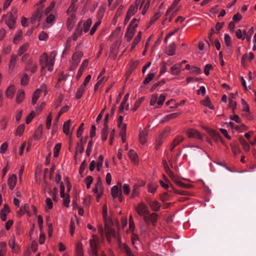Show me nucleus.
Listing matches in <instances>:
<instances>
[{
	"mask_svg": "<svg viewBox=\"0 0 256 256\" xmlns=\"http://www.w3.org/2000/svg\"><path fill=\"white\" fill-rule=\"evenodd\" d=\"M181 64H176L170 68V72L173 75H178L180 72Z\"/></svg>",
	"mask_w": 256,
	"mask_h": 256,
	"instance_id": "nucleus-18",
	"label": "nucleus"
},
{
	"mask_svg": "<svg viewBox=\"0 0 256 256\" xmlns=\"http://www.w3.org/2000/svg\"><path fill=\"white\" fill-rule=\"evenodd\" d=\"M86 188L89 189L90 187V184L93 182V178L92 176H88L86 178Z\"/></svg>",
	"mask_w": 256,
	"mask_h": 256,
	"instance_id": "nucleus-57",
	"label": "nucleus"
},
{
	"mask_svg": "<svg viewBox=\"0 0 256 256\" xmlns=\"http://www.w3.org/2000/svg\"><path fill=\"white\" fill-rule=\"evenodd\" d=\"M42 134V125H40L38 128L36 130L33 136V138L34 140H39Z\"/></svg>",
	"mask_w": 256,
	"mask_h": 256,
	"instance_id": "nucleus-19",
	"label": "nucleus"
},
{
	"mask_svg": "<svg viewBox=\"0 0 256 256\" xmlns=\"http://www.w3.org/2000/svg\"><path fill=\"white\" fill-rule=\"evenodd\" d=\"M164 169L165 170L166 172L170 176L171 180L172 181L175 180V178H176V176L172 172L169 166L168 168H164Z\"/></svg>",
	"mask_w": 256,
	"mask_h": 256,
	"instance_id": "nucleus-36",
	"label": "nucleus"
},
{
	"mask_svg": "<svg viewBox=\"0 0 256 256\" xmlns=\"http://www.w3.org/2000/svg\"><path fill=\"white\" fill-rule=\"evenodd\" d=\"M29 78L27 74H24L21 79V84L26 86L28 84Z\"/></svg>",
	"mask_w": 256,
	"mask_h": 256,
	"instance_id": "nucleus-53",
	"label": "nucleus"
},
{
	"mask_svg": "<svg viewBox=\"0 0 256 256\" xmlns=\"http://www.w3.org/2000/svg\"><path fill=\"white\" fill-rule=\"evenodd\" d=\"M131 240L134 248L138 250L137 245L140 244V240L138 235L134 234H132Z\"/></svg>",
	"mask_w": 256,
	"mask_h": 256,
	"instance_id": "nucleus-21",
	"label": "nucleus"
},
{
	"mask_svg": "<svg viewBox=\"0 0 256 256\" xmlns=\"http://www.w3.org/2000/svg\"><path fill=\"white\" fill-rule=\"evenodd\" d=\"M6 245L5 242L0 243V256H4L6 250Z\"/></svg>",
	"mask_w": 256,
	"mask_h": 256,
	"instance_id": "nucleus-45",
	"label": "nucleus"
},
{
	"mask_svg": "<svg viewBox=\"0 0 256 256\" xmlns=\"http://www.w3.org/2000/svg\"><path fill=\"white\" fill-rule=\"evenodd\" d=\"M120 248L126 254L127 256H135L130 248L126 244H122Z\"/></svg>",
	"mask_w": 256,
	"mask_h": 256,
	"instance_id": "nucleus-17",
	"label": "nucleus"
},
{
	"mask_svg": "<svg viewBox=\"0 0 256 256\" xmlns=\"http://www.w3.org/2000/svg\"><path fill=\"white\" fill-rule=\"evenodd\" d=\"M128 156L134 162L137 161V154L132 150H130L128 152Z\"/></svg>",
	"mask_w": 256,
	"mask_h": 256,
	"instance_id": "nucleus-40",
	"label": "nucleus"
},
{
	"mask_svg": "<svg viewBox=\"0 0 256 256\" xmlns=\"http://www.w3.org/2000/svg\"><path fill=\"white\" fill-rule=\"evenodd\" d=\"M158 100V94H152L150 100V106H154L156 102Z\"/></svg>",
	"mask_w": 256,
	"mask_h": 256,
	"instance_id": "nucleus-63",
	"label": "nucleus"
},
{
	"mask_svg": "<svg viewBox=\"0 0 256 256\" xmlns=\"http://www.w3.org/2000/svg\"><path fill=\"white\" fill-rule=\"evenodd\" d=\"M48 38V34L44 32H42L38 36V38L40 40H46Z\"/></svg>",
	"mask_w": 256,
	"mask_h": 256,
	"instance_id": "nucleus-64",
	"label": "nucleus"
},
{
	"mask_svg": "<svg viewBox=\"0 0 256 256\" xmlns=\"http://www.w3.org/2000/svg\"><path fill=\"white\" fill-rule=\"evenodd\" d=\"M18 59V56L16 54H13L11 56V58L10 60V62L9 64V68L11 70H12L16 65V60Z\"/></svg>",
	"mask_w": 256,
	"mask_h": 256,
	"instance_id": "nucleus-27",
	"label": "nucleus"
},
{
	"mask_svg": "<svg viewBox=\"0 0 256 256\" xmlns=\"http://www.w3.org/2000/svg\"><path fill=\"white\" fill-rule=\"evenodd\" d=\"M202 103L204 106L208 107L211 110L214 109V106L212 104L210 100L208 97H206V99L202 101Z\"/></svg>",
	"mask_w": 256,
	"mask_h": 256,
	"instance_id": "nucleus-34",
	"label": "nucleus"
},
{
	"mask_svg": "<svg viewBox=\"0 0 256 256\" xmlns=\"http://www.w3.org/2000/svg\"><path fill=\"white\" fill-rule=\"evenodd\" d=\"M88 60H85L83 61L82 65L80 66V68L78 70V73L76 76V78L77 80H78L81 77V76L84 70V68L87 67V66L88 65Z\"/></svg>",
	"mask_w": 256,
	"mask_h": 256,
	"instance_id": "nucleus-13",
	"label": "nucleus"
},
{
	"mask_svg": "<svg viewBox=\"0 0 256 256\" xmlns=\"http://www.w3.org/2000/svg\"><path fill=\"white\" fill-rule=\"evenodd\" d=\"M90 244L92 256H98V244L96 241L94 240H90Z\"/></svg>",
	"mask_w": 256,
	"mask_h": 256,
	"instance_id": "nucleus-9",
	"label": "nucleus"
},
{
	"mask_svg": "<svg viewBox=\"0 0 256 256\" xmlns=\"http://www.w3.org/2000/svg\"><path fill=\"white\" fill-rule=\"evenodd\" d=\"M42 14H41L40 10H38L34 14L32 17V20H36V19L40 21L41 19Z\"/></svg>",
	"mask_w": 256,
	"mask_h": 256,
	"instance_id": "nucleus-58",
	"label": "nucleus"
},
{
	"mask_svg": "<svg viewBox=\"0 0 256 256\" xmlns=\"http://www.w3.org/2000/svg\"><path fill=\"white\" fill-rule=\"evenodd\" d=\"M52 124V114L50 113L47 116L46 122V127L47 129H50Z\"/></svg>",
	"mask_w": 256,
	"mask_h": 256,
	"instance_id": "nucleus-60",
	"label": "nucleus"
},
{
	"mask_svg": "<svg viewBox=\"0 0 256 256\" xmlns=\"http://www.w3.org/2000/svg\"><path fill=\"white\" fill-rule=\"evenodd\" d=\"M126 126L124 124L122 127L121 128V131L120 132V136L122 137V142H126Z\"/></svg>",
	"mask_w": 256,
	"mask_h": 256,
	"instance_id": "nucleus-32",
	"label": "nucleus"
},
{
	"mask_svg": "<svg viewBox=\"0 0 256 256\" xmlns=\"http://www.w3.org/2000/svg\"><path fill=\"white\" fill-rule=\"evenodd\" d=\"M42 92H44L45 94L47 93L46 86L44 84L41 85L40 88L37 89L33 94L32 100V105H34L36 104L40 94Z\"/></svg>",
	"mask_w": 256,
	"mask_h": 256,
	"instance_id": "nucleus-1",
	"label": "nucleus"
},
{
	"mask_svg": "<svg viewBox=\"0 0 256 256\" xmlns=\"http://www.w3.org/2000/svg\"><path fill=\"white\" fill-rule=\"evenodd\" d=\"M86 88V86H84L82 84L80 86L76 94V97L77 99H80L82 98L84 92Z\"/></svg>",
	"mask_w": 256,
	"mask_h": 256,
	"instance_id": "nucleus-28",
	"label": "nucleus"
},
{
	"mask_svg": "<svg viewBox=\"0 0 256 256\" xmlns=\"http://www.w3.org/2000/svg\"><path fill=\"white\" fill-rule=\"evenodd\" d=\"M35 112L34 111H32L30 114L26 117V124H28L32 120V118L35 116Z\"/></svg>",
	"mask_w": 256,
	"mask_h": 256,
	"instance_id": "nucleus-62",
	"label": "nucleus"
},
{
	"mask_svg": "<svg viewBox=\"0 0 256 256\" xmlns=\"http://www.w3.org/2000/svg\"><path fill=\"white\" fill-rule=\"evenodd\" d=\"M82 56L83 54L82 52H79L77 54H74L73 55L72 60L74 61V62L72 64V66H74V68H76L78 66Z\"/></svg>",
	"mask_w": 256,
	"mask_h": 256,
	"instance_id": "nucleus-10",
	"label": "nucleus"
},
{
	"mask_svg": "<svg viewBox=\"0 0 256 256\" xmlns=\"http://www.w3.org/2000/svg\"><path fill=\"white\" fill-rule=\"evenodd\" d=\"M148 192L154 194L157 188V185L154 183H150L148 186Z\"/></svg>",
	"mask_w": 256,
	"mask_h": 256,
	"instance_id": "nucleus-42",
	"label": "nucleus"
},
{
	"mask_svg": "<svg viewBox=\"0 0 256 256\" xmlns=\"http://www.w3.org/2000/svg\"><path fill=\"white\" fill-rule=\"evenodd\" d=\"M148 136V128H144L143 130L140 129L139 134V140L140 144H144L146 142Z\"/></svg>",
	"mask_w": 256,
	"mask_h": 256,
	"instance_id": "nucleus-7",
	"label": "nucleus"
},
{
	"mask_svg": "<svg viewBox=\"0 0 256 256\" xmlns=\"http://www.w3.org/2000/svg\"><path fill=\"white\" fill-rule=\"evenodd\" d=\"M120 192H122V183L120 182H118L116 186H114L112 187L111 189V194L113 198L114 199L119 196Z\"/></svg>",
	"mask_w": 256,
	"mask_h": 256,
	"instance_id": "nucleus-5",
	"label": "nucleus"
},
{
	"mask_svg": "<svg viewBox=\"0 0 256 256\" xmlns=\"http://www.w3.org/2000/svg\"><path fill=\"white\" fill-rule=\"evenodd\" d=\"M108 127H104V128L102 130V134H101V138L102 141H105L107 139V136L108 134Z\"/></svg>",
	"mask_w": 256,
	"mask_h": 256,
	"instance_id": "nucleus-37",
	"label": "nucleus"
},
{
	"mask_svg": "<svg viewBox=\"0 0 256 256\" xmlns=\"http://www.w3.org/2000/svg\"><path fill=\"white\" fill-rule=\"evenodd\" d=\"M128 97H129V94H126L124 96V98H123V100H122V103L120 104V110H119L120 112H123L124 106H125V104H126V102L128 98Z\"/></svg>",
	"mask_w": 256,
	"mask_h": 256,
	"instance_id": "nucleus-33",
	"label": "nucleus"
},
{
	"mask_svg": "<svg viewBox=\"0 0 256 256\" xmlns=\"http://www.w3.org/2000/svg\"><path fill=\"white\" fill-rule=\"evenodd\" d=\"M190 72L193 74H198L201 73V70L196 66H192L190 69Z\"/></svg>",
	"mask_w": 256,
	"mask_h": 256,
	"instance_id": "nucleus-61",
	"label": "nucleus"
},
{
	"mask_svg": "<svg viewBox=\"0 0 256 256\" xmlns=\"http://www.w3.org/2000/svg\"><path fill=\"white\" fill-rule=\"evenodd\" d=\"M92 144H93V142H92V140H90V141H89L88 146H87L86 152V154L87 155V156H89L90 154Z\"/></svg>",
	"mask_w": 256,
	"mask_h": 256,
	"instance_id": "nucleus-52",
	"label": "nucleus"
},
{
	"mask_svg": "<svg viewBox=\"0 0 256 256\" xmlns=\"http://www.w3.org/2000/svg\"><path fill=\"white\" fill-rule=\"evenodd\" d=\"M104 160V156L102 155H100L98 158V162L96 164V168L98 171L100 170V168L102 166Z\"/></svg>",
	"mask_w": 256,
	"mask_h": 256,
	"instance_id": "nucleus-47",
	"label": "nucleus"
},
{
	"mask_svg": "<svg viewBox=\"0 0 256 256\" xmlns=\"http://www.w3.org/2000/svg\"><path fill=\"white\" fill-rule=\"evenodd\" d=\"M71 122V120H68L64 122L63 126V132H64L68 135L69 134L70 126Z\"/></svg>",
	"mask_w": 256,
	"mask_h": 256,
	"instance_id": "nucleus-29",
	"label": "nucleus"
},
{
	"mask_svg": "<svg viewBox=\"0 0 256 256\" xmlns=\"http://www.w3.org/2000/svg\"><path fill=\"white\" fill-rule=\"evenodd\" d=\"M165 84V81L164 80H162L160 82H157L156 83L154 84L152 87L151 88L150 91L151 92H152L154 91V90L158 86L163 85Z\"/></svg>",
	"mask_w": 256,
	"mask_h": 256,
	"instance_id": "nucleus-50",
	"label": "nucleus"
},
{
	"mask_svg": "<svg viewBox=\"0 0 256 256\" xmlns=\"http://www.w3.org/2000/svg\"><path fill=\"white\" fill-rule=\"evenodd\" d=\"M84 253L81 244H77L76 246V252L75 256H83Z\"/></svg>",
	"mask_w": 256,
	"mask_h": 256,
	"instance_id": "nucleus-39",
	"label": "nucleus"
},
{
	"mask_svg": "<svg viewBox=\"0 0 256 256\" xmlns=\"http://www.w3.org/2000/svg\"><path fill=\"white\" fill-rule=\"evenodd\" d=\"M55 4L56 3L54 2H51L49 6L45 10L46 15H48L53 10L55 6Z\"/></svg>",
	"mask_w": 256,
	"mask_h": 256,
	"instance_id": "nucleus-59",
	"label": "nucleus"
},
{
	"mask_svg": "<svg viewBox=\"0 0 256 256\" xmlns=\"http://www.w3.org/2000/svg\"><path fill=\"white\" fill-rule=\"evenodd\" d=\"M24 124H20L16 129V134L21 136L24 133Z\"/></svg>",
	"mask_w": 256,
	"mask_h": 256,
	"instance_id": "nucleus-46",
	"label": "nucleus"
},
{
	"mask_svg": "<svg viewBox=\"0 0 256 256\" xmlns=\"http://www.w3.org/2000/svg\"><path fill=\"white\" fill-rule=\"evenodd\" d=\"M68 106H65L60 110L59 111L58 113V114L57 116L55 118V121L54 122V126H57L58 122L60 118V116H61L63 113L66 112L68 110Z\"/></svg>",
	"mask_w": 256,
	"mask_h": 256,
	"instance_id": "nucleus-15",
	"label": "nucleus"
},
{
	"mask_svg": "<svg viewBox=\"0 0 256 256\" xmlns=\"http://www.w3.org/2000/svg\"><path fill=\"white\" fill-rule=\"evenodd\" d=\"M157 218L158 214H150L149 212L144 216L143 219L148 225L152 224L154 226H155L156 224Z\"/></svg>",
	"mask_w": 256,
	"mask_h": 256,
	"instance_id": "nucleus-2",
	"label": "nucleus"
},
{
	"mask_svg": "<svg viewBox=\"0 0 256 256\" xmlns=\"http://www.w3.org/2000/svg\"><path fill=\"white\" fill-rule=\"evenodd\" d=\"M136 211L139 216H143L149 213L148 206L143 203L138 204Z\"/></svg>",
	"mask_w": 256,
	"mask_h": 256,
	"instance_id": "nucleus-4",
	"label": "nucleus"
},
{
	"mask_svg": "<svg viewBox=\"0 0 256 256\" xmlns=\"http://www.w3.org/2000/svg\"><path fill=\"white\" fill-rule=\"evenodd\" d=\"M16 176L15 174H12L10 176L8 179V184L11 190H12L16 184Z\"/></svg>",
	"mask_w": 256,
	"mask_h": 256,
	"instance_id": "nucleus-14",
	"label": "nucleus"
},
{
	"mask_svg": "<svg viewBox=\"0 0 256 256\" xmlns=\"http://www.w3.org/2000/svg\"><path fill=\"white\" fill-rule=\"evenodd\" d=\"M224 42L227 46H231V38L228 34H224Z\"/></svg>",
	"mask_w": 256,
	"mask_h": 256,
	"instance_id": "nucleus-49",
	"label": "nucleus"
},
{
	"mask_svg": "<svg viewBox=\"0 0 256 256\" xmlns=\"http://www.w3.org/2000/svg\"><path fill=\"white\" fill-rule=\"evenodd\" d=\"M84 124L82 123L80 124V126L77 130L76 136L78 138H80L82 136V132H83V130H84Z\"/></svg>",
	"mask_w": 256,
	"mask_h": 256,
	"instance_id": "nucleus-55",
	"label": "nucleus"
},
{
	"mask_svg": "<svg viewBox=\"0 0 256 256\" xmlns=\"http://www.w3.org/2000/svg\"><path fill=\"white\" fill-rule=\"evenodd\" d=\"M100 21H98L94 24L92 26V28L90 30V35H92L96 31V29L98 28V26L100 25Z\"/></svg>",
	"mask_w": 256,
	"mask_h": 256,
	"instance_id": "nucleus-54",
	"label": "nucleus"
},
{
	"mask_svg": "<svg viewBox=\"0 0 256 256\" xmlns=\"http://www.w3.org/2000/svg\"><path fill=\"white\" fill-rule=\"evenodd\" d=\"M170 195L169 194L168 192H164L163 194H162L160 196V198L162 201L165 202V201H167V200H170Z\"/></svg>",
	"mask_w": 256,
	"mask_h": 256,
	"instance_id": "nucleus-51",
	"label": "nucleus"
},
{
	"mask_svg": "<svg viewBox=\"0 0 256 256\" xmlns=\"http://www.w3.org/2000/svg\"><path fill=\"white\" fill-rule=\"evenodd\" d=\"M176 44L172 42L168 46L167 50V54L169 56H173L174 54Z\"/></svg>",
	"mask_w": 256,
	"mask_h": 256,
	"instance_id": "nucleus-31",
	"label": "nucleus"
},
{
	"mask_svg": "<svg viewBox=\"0 0 256 256\" xmlns=\"http://www.w3.org/2000/svg\"><path fill=\"white\" fill-rule=\"evenodd\" d=\"M160 14L159 12L156 13L150 21L149 23L146 26V28H148L150 25L154 24L156 22V20L160 18Z\"/></svg>",
	"mask_w": 256,
	"mask_h": 256,
	"instance_id": "nucleus-43",
	"label": "nucleus"
},
{
	"mask_svg": "<svg viewBox=\"0 0 256 256\" xmlns=\"http://www.w3.org/2000/svg\"><path fill=\"white\" fill-rule=\"evenodd\" d=\"M208 134L213 140L216 142H218L221 138L220 134L214 130H210Z\"/></svg>",
	"mask_w": 256,
	"mask_h": 256,
	"instance_id": "nucleus-20",
	"label": "nucleus"
},
{
	"mask_svg": "<svg viewBox=\"0 0 256 256\" xmlns=\"http://www.w3.org/2000/svg\"><path fill=\"white\" fill-rule=\"evenodd\" d=\"M154 76L155 74L154 73H150L148 74L147 76L144 80L143 84L144 85L148 84L151 80H153Z\"/></svg>",
	"mask_w": 256,
	"mask_h": 256,
	"instance_id": "nucleus-35",
	"label": "nucleus"
},
{
	"mask_svg": "<svg viewBox=\"0 0 256 256\" xmlns=\"http://www.w3.org/2000/svg\"><path fill=\"white\" fill-rule=\"evenodd\" d=\"M149 205L154 211H158L161 206L160 204L156 200L150 202Z\"/></svg>",
	"mask_w": 256,
	"mask_h": 256,
	"instance_id": "nucleus-23",
	"label": "nucleus"
},
{
	"mask_svg": "<svg viewBox=\"0 0 256 256\" xmlns=\"http://www.w3.org/2000/svg\"><path fill=\"white\" fill-rule=\"evenodd\" d=\"M166 132H168V131H166V130L164 134H162L160 135V138L158 140H156V149H158L160 146H161L162 142V140H161L162 138L164 137L165 136V133Z\"/></svg>",
	"mask_w": 256,
	"mask_h": 256,
	"instance_id": "nucleus-44",
	"label": "nucleus"
},
{
	"mask_svg": "<svg viewBox=\"0 0 256 256\" xmlns=\"http://www.w3.org/2000/svg\"><path fill=\"white\" fill-rule=\"evenodd\" d=\"M14 86H10L6 92V96L9 98H12L14 97Z\"/></svg>",
	"mask_w": 256,
	"mask_h": 256,
	"instance_id": "nucleus-22",
	"label": "nucleus"
},
{
	"mask_svg": "<svg viewBox=\"0 0 256 256\" xmlns=\"http://www.w3.org/2000/svg\"><path fill=\"white\" fill-rule=\"evenodd\" d=\"M17 10L16 8L12 9V12H10V18L6 20V24L10 29H12L14 27L16 18Z\"/></svg>",
	"mask_w": 256,
	"mask_h": 256,
	"instance_id": "nucleus-3",
	"label": "nucleus"
},
{
	"mask_svg": "<svg viewBox=\"0 0 256 256\" xmlns=\"http://www.w3.org/2000/svg\"><path fill=\"white\" fill-rule=\"evenodd\" d=\"M179 115L178 113L175 112L169 114L166 116L164 118V120H163V122H167L170 120H172L176 118Z\"/></svg>",
	"mask_w": 256,
	"mask_h": 256,
	"instance_id": "nucleus-41",
	"label": "nucleus"
},
{
	"mask_svg": "<svg viewBox=\"0 0 256 256\" xmlns=\"http://www.w3.org/2000/svg\"><path fill=\"white\" fill-rule=\"evenodd\" d=\"M10 212V210L8 206L5 204L2 209L1 210L0 214V218L2 221L4 222L6 220V216Z\"/></svg>",
	"mask_w": 256,
	"mask_h": 256,
	"instance_id": "nucleus-11",
	"label": "nucleus"
},
{
	"mask_svg": "<svg viewBox=\"0 0 256 256\" xmlns=\"http://www.w3.org/2000/svg\"><path fill=\"white\" fill-rule=\"evenodd\" d=\"M48 60V56L46 53L44 52L41 56L40 60V64L42 68V70L47 66Z\"/></svg>",
	"mask_w": 256,
	"mask_h": 256,
	"instance_id": "nucleus-8",
	"label": "nucleus"
},
{
	"mask_svg": "<svg viewBox=\"0 0 256 256\" xmlns=\"http://www.w3.org/2000/svg\"><path fill=\"white\" fill-rule=\"evenodd\" d=\"M92 24V20L90 19H88L84 24V32H87L90 29V28Z\"/></svg>",
	"mask_w": 256,
	"mask_h": 256,
	"instance_id": "nucleus-38",
	"label": "nucleus"
},
{
	"mask_svg": "<svg viewBox=\"0 0 256 256\" xmlns=\"http://www.w3.org/2000/svg\"><path fill=\"white\" fill-rule=\"evenodd\" d=\"M138 26V24H134L132 28H128L125 34V38H126V40L128 42H130L132 38L134 35L135 34L136 30L135 28Z\"/></svg>",
	"mask_w": 256,
	"mask_h": 256,
	"instance_id": "nucleus-6",
	"label": "nucleus"
},
{
	"mask_svg": "<svg viewBox=\"0 0 256 256\" xmlns=\"http://www.w3.org/2000/svg\"><path fill=\"white\" fill-rule=\"evenodd\" d=\"M29 47V44L26 43L21 46L18 50L17 53L18 56H22L24 53L26 52Z\"/></svg>",
	"mask_w": 256,
	"mask_h": 256,
	"instance_id": "nucleus-26",
	"label": "nucleus"
},
{
	"mask_svg": "<svg viewBox=\"0 0 256 256\" xmlns=\"http://www.w3.org/2000/svg\"><path fill=\"white\" fill-rule=\"evenodd\" d=\"M120 248L126 254L127 256H135L130 248L126 244H122Z\"/></svg>",
	"mask_w": 256,
	"mask_h": 256,
	"instance_id": "nucleus-16",
	"label": "nucleus"
},
{
	"mask_svg": "<svg viewBox=\"0 0 256 256\" xmlns=\"http://www.w3.org/2000/svg\"><path fill=\"white\" fill-rule=\"evenodd\" d=\"M138 8L136 6H133L132 5H131L129 8L127 14H130V16H132L136 12Z\"/></svg>",
	"mask_w": 256,
	"mask_h": 256,
	"instance_id": "nucleus-48",
	"label": "nucleus"
},
{
	"mask_svg": "<svg viewBox=\"0 0 256 256\" xmlns=\"http://www.w3.org/2000/svg\"><path fill=\"white\" fill-rule=\"evenodd\" d=\"M173 190L174 191V193L176 194H180V195H182V196H188V195H190V192H188V191H185V190H176V189H175L174 188H173Z\"/></svg>",
	"mask_w": 256,
	"mask_h": 256,
	"instance_id": "nucleus-56",
	"label": "nucleus"
},
{
	"mask_svg": "<svg viewBox=\"0 0 256 256\" xmlns=\"http://www.w3.org/2000/svg\"><path fill=\"white\" fill-rule=\"evenodd\" d=\"M142 36V32H139L137 36L134 38L132 46H131V50L134 48L140 42Z\"/></svg>",
	"mask_w": 256,
	"mask_h": 256,
	"instance_id": "nucleus-30",
	"label": "nucleus"
},
{
	"mask_svg": "<svg viewBox=\"0 0 256 256\" xmlns=\"http://www.w3.org/2000/svg\"><path fill=\"white\" fill-rule=\"evenodd\" d=\"M24 98V92L22 90H20L17 94L16 97V102L20 103Z\"/></svg>",
	"mask_w": 256,
	"mask_h": 256,
	"instance_id": "nucleus-24",
	"label": "nucleus"
},
{
	"mask_svg": "<svg viewBox=\"0 0 256 256\" xmlns=\"http://www.w3.org/2000/svg\"><path fill=\"white\" fill-rule=\"evenodd\" d=\"M187 134L190 138H196L198 139H201L202 136L200 133L194 129H190L187 131Z\"/></svg>",
	"mask_w": 256,
	"mask_h": 256,
	"instance_id": "nucleus-12",
	"label": "nucleus"
},
{
	"mask_svg": "<svg viewBox=\"0 0 256 256\" xmlns=\"http://www.w3.org/2000/svg\"><path fill=\"white\" fill-rule=\"evenodd\" d=\"M173 182L182 188H190L192 187V186L191 184H185L182 182L178 180V178L177 177L175 178V180H174Z\"/></svg>",
	"mask_w": 256,
	"mask_h": 256,
	"instance_id": "nucleus-25",
	"label": "nucleus"
}]
</instances>
